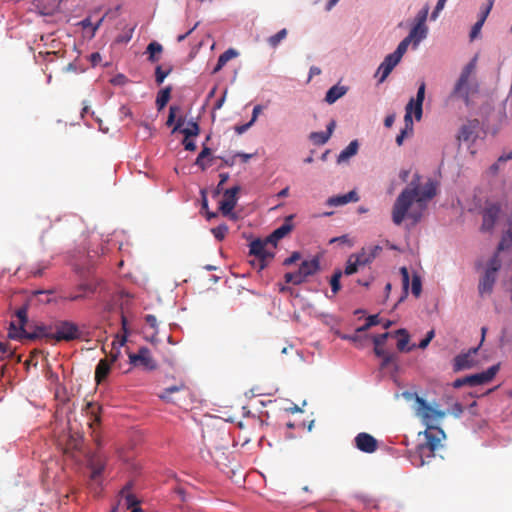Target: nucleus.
Returning a JSON list of instances; mask_svg holds the SVG:
<instances>
[{
	"label": "nucleus",
	"instance_id": "dca6fc26",
	"mask_svg": "<svg viewBox=\"0 0 512 512\" xmlns=\"http://www.w3.org/2000/svg\"><path fill=\"white\" fill-rule=\"evenodd\" d=\"M400 61L401 59L393 53L388 54L384 58L383 62L379 65L376 72V76L380 75L379 83H382L386 80V78L389 76V74L398 65Z\"/></svg>",
	"mask_w": 512,
	"mask_h": 512
},
{
	"label": "nucleus",
	"instance_id": "603ef678",
	"mask_svg": "<svg viewBox=\"0 0 512 512\" xmlns=\"http://www.w3.org/2000/svg\"><path fill=\"white\" fill-rule=\"evenodd\" d=\"M212 160L213 157H210L209 159L206 160L205 158H200V156L198 155L195 164L199 166L202 171H204L212 165Z\"/></svg>",
	"mask_w": 512,
	"mask_h": 512
},
{
	"label": "nucleus",
	"instance_id": "7ed1b4c3",
	"mask_svg": "<svg viewBox=\"0 0 512 512\" xmlns=\"http://www.w3.org/2000/svg\"><path fill=\"white\" fill-rule=\"evenodd\" d=\"M476 63L477 56L464 66L450 95L452 98L462 99L467 106L470 105V94L474 91L472 85L469 83V78L476 69Z\"/></svg>",
	"mask_w": 512,
	"mask_h": 512
},
{
	"label": "nucleus",
	"instance_id": "a211bd4d",
	"mask_svg": "<svg viewBox=\"0 0 512 512\" xmlns=\"http://www.w3.org/2000/svg\"><path fill=\"white\" fill-rule=\"evenodd\" d=\"M128 489L129 487L126 486L121 491V499L118 502V507L126 508L127 510H131V512H142L140 500H138L135 495L127 493Z\"/></svg>",
	"mask_w": 512,
	"mask_h": 512
},
{
	"label": "nucleus",
	"instance_id": "69168bd1",
	"mask_svg": "<svg viewBox=\"0 0 512 512\" xmlns=\"http://www.w3.org/2000/svg\"><path fill=\"white\" fill-rule=\"evenodd\" d=\"M453 414L456 417H459L463 413V406L460 403H455L453 405Z\"/></svg>",
	"mask_w": 512,
	"mask_h": 512
},
{
	"label": "nucleus",
	"instance_id": "37998d69",
	"mask_svg": "<svg viewBox=\"0 0 512 512\" xmlns=\"http://www.w3.org/2000/svg\"><path fill=\"white\" fill-rule=\"evenodd\" d=\"M412 43V40L407 36L398 44L396 50L393 52L397 57L402 59L403 55L406 53L408 46Z\"/></svg>",
	"mask_w": 512,
	"mask_h": 512
},
{
	"label": "nucleus",
	"instance_id": "864d4df0",
	"mask_svg": "<svg viewBox=\"0 0 512 512\" xmlns=\"http://www.w3.org/2000/svg\"><path fill=\"white\" fill-rule=\"evenodd\" d=\"M16 316L18 317L19 319V325L21 326H25V324L27 323V308L25 307H22L20 309L17 310L16 312Z\"/></svg>",
	"mask_w": 512,
	"mask_h": 512
},
{
	"label": "nucleus",
	"instance_id": "f257e3e1",
	"mask_svg": "<svg viewBox=\"0 0 512 512\" xmlns=\"http://www.w3.org/2000/svg\"><path fill=\"white\" fill-rule=\"evenodd\" d=\"M420 177L415 175L410 184L399 194L392 208V221L400 225L406 217L417 223L427 203L436 195V184L429 180L423 186L419 183Z\"/></svg>",
	"mask_w": 512,
	"mask_h": 512
},
{
	"label": "nucleus",
	"instance_id": "49530a36",
	"mask_svg": "<svg viewBox=\"0 0 512 512\" xmlns=\"http://www.w3.org/2000/svg\"><path fill=\"white\" fill-rule=\"evenodd\" d=\"M211 232L217 240L222 241L228 233V226L226 224H221L212 228Z\"/></svg>",
	"mask_w": 512,
	"mask_h": 512
},
{
	"label": "nucleus",
	"instance_id": "c85d7f7f",
	"mask_svg": "<svg viewBox=\"0 0 512 512\" xmlns=\"http://www.w3.org/2000/svg\"><path fill=\"white\" fill-rule=\"evenodd\" d=\"M359 148V144L357 140H353L349 143V145L340 152L338 155L337 161L338 163L345 162L349 160L351 157L357 154Z\"/></svg>",
	"mask_w": 512,
	"mask_h": 512
},
{
	"label": "nucleus",
	"instance_id": "9b49d317",
	"mask_svg": "<svg viewBox=\"0 0 512 512\" xmlns=\"http://www.w3.org/2000/svg\"><path fill=\"white\" fill-rule=\"evenodd\" d=\"M129 361L132 365L142 366L144 369L149 371L157 368V363L153 359L151 352L147 347H141L137 353H130Z\"/></svg>",
	"mask_w": 512,
	"mask_h": 512
},
{
	"label": "nucleus",
	"instance_id": "c756f323",
	"mask_svg": "<svg viewBox=\"0 0 512 512\" xmlns=\"http://www.w3.org/2000/svg\"><path fill=\"white\" fill-rule=\"evenodd\" d=\"M88 467L91 470V478L96 480L104 471L105 464L99 457H92L89 460Z\"/></svg>",
	"mask_w": 512,
	"mask_h": 512
},
{
	"label": "nucleus",
	"instance_id": "4d7b16f0",
	"mask_svg": "<svg viewBox=\"0 0 512 512\" xmlns=\"http://www.w3.org/2000/svg\"><path fill=\"white\" fill-rule=\"evenodd\" d=\"M299 277H297V275H295L294 272H288L284 275V279H285V282L286 283H292L294 285H299L298 279Z\"/></svg>",
	"mask_w": 512,
	"mask_h": 512
},
{
	"label": "nucleus",
	"instance_id": "58836bf2",
	"mask_svg": "<svg viewBox=\"0 0 512 512\" xmlns=\"http://www.w3.org/2000/svg\"><path fill=\"white\" fill-rule=\"evenodd\" d=\"M429 5L428 4H425L422 9L417 13L415 19H414V24H417V25H420V26H427L426 25V21H427V18H428V14H429Z\"/></svg>",
	"mask_w": 512,
	"mask_h": 512
},
{
	"label": "nucleus",
	"instance_id": "6ab92c4d",
	"mask_svg": "<svg viewBox=\"0 0 512 512\" xmlns=\"http://www.w3.org/2000/svg\"><path fill=\"white\" fill-rule=\"evenodd\" d=\"M293 216L290 215L285 219V222L275 229L268 237L267 241L270 242V244L273 246V248L276 247L278 241L282 238H284L287 234H289L292 231L293 225L291 224Z\"/></svg>",
	"mask_w": 512,
	"mask_h": 512
},
{
	"label": "nucleus",
	"instance_id": "0eeeda50",
	"mask_svg": "<svg viewBox=\"0 0 512 512\" xmlns=\"http://www.w3.org/2000/svg\"><path fill=\"white\" fill-rule=\"evenodd\" d=\"M499 369L500 364H495L489 367L486 371L458 378L453 382V387L461 388L466 385L475 387L489 383L496 376Z\"/></svg>",
	"mask_w": 512,
	"mask_h": 512
},
{
	"label": "nucleus",
	"instance_id": "3c124183",
	"mask_svg": "<svg viewBox=\"0 0 512 512\" xmlns=\"http://www.w3.org/2000/svg\"><path fill=\"white\" fill-rule=\"evenodd\" d=\"M483 24H484L483 19H478V21L473 25V27L470 31V40L471 41L478 37Z\"/></svg>",
	"mask_w": 512,
	"mask_h": 512
},
{
	"label": "nucleus",
	"instance_id": "4c0bfd02",
	"mask_svg": "<svg viewBox=\"0 0 512 512\" xmlns=\"http://www.w3.org/2000/svg\"><path fill=\"white\" fill-rule=\"evenodd\" d=\"M343 275L342 270L336 269L330 279L331 290L333 294H337L341 289L340 279Z\"/></svg>",
	"mask_w": 512,
	"mask_h": 512
},
{
	"label": "nucleus",
	"instance_id": "a18cd8bd",
	"mask_svg": "<svg viewBox=\"0 0 512 512\" xmlns=\"http://www.w3.org/2000/svg\"><path fill=\"white\" fill-rule=\"evenodd\" d=\"M411 291L415 297H419L422 292L421 278L417 274L412 277Z\"/></svg>",
	"mask_w": 512,
	"mask_h": 512
},
{
	"label": "nucleus",
	"instance_id": "0e129e2a",
	"mask_svg": "<svg viewBox=\"0 0 512 512\" xmlns=\"http://www.w3.org/2000/svg\"><path fill=\"white\" fill-rule=\"evenodd\" d=\"M262 110V107L260 105H256L254 108H253V111H252V118L250 120V122L253 124L256 120H257V117L258 115L260 114Z\"/></svg>",
	"mask_w": 512,
	"mask_h": 512
},
{
	"label": "nucleus",
	"instance_id": "473e14b6",
	"mask_svg": "<svg viewBox=\"0 0 512 512\" xmlns=\"http://www.w3.org/2000/svg\"><path fill=\"white\" fill-rule=\"evenodd\" d=\"M162 51L163 47L160 43L156 41L151 42L146 48V52L149 54L148 60L150 62H157L159 60L157 55L161 54Z\"/></svg>",
	"mask_w": 512,
	"mask_h": 512
},
{
	"label": "nucleus",
	"instance_id": "423d86ee",
	"mask_svg": "<svg viewBox=\"0 0 512 512\" xmlns=\"http://www.w3.org/2000/svg\"><path fill=\"white\" fill-rule=\"evenodd\" d=\"M126 342V337L123 336L120 340H114L112 342V349L110 356L105 357L99 361L95 369V380L97 383L104 381L111 369V365L117 360L120 355V347Z\"/></svg>",
	"mask_w": 512,
	"mask_h": 512
},
{
	"label": "nucleus",
	"instance_id": "f03ea898",
	"mask_svg": "<svg viewBox=\"0 0 512 512\" xmlns=\"http://www.w3.org/2000/svg\"><path fill=\"white\" fill-rule=\"evenodd\" d=\"M424 440L419 443L411 453V462L417 467L429 464L435 457V452L441 447V441L445 439V433L440 427H428L423 432Z\"/></svg>",
	"mask_w": 512,
	"mask_h": 512
},
{
	"label": "nucleus",
	"instance_id": "b1692460",
	"mask_svg": "<svg viewBox=\"0 0 512 512\" xmlns=\"http://www.w3.org/2000/svg\"><path fill=\"white\" fill-rule=\"evenodd\" d=\"M359 196L356 191L352 190L343 195H336L328 198L327 205L329 206H342L350 202H357Z\"/></svg>",
	"mask_w": 512,
	"mask_h": 512
},
{
	"label": "nucleus",
	"instance_id": "f704fd0d",
	"mask_svg": "<svg viewBox=\"0 0 512 512\" xmlns=\"http://www.w3.org/2000/svg\"><path fill=\"white\" fill-rule=\"evenodd\" d=\"M25 333L27 331L25 330L24 326L19 325L17 327L14 323L10 324L8 336L11 339H22L25 338Z\"/></svg>",
	"mask_w": 512,
	"mask_h": 512
},
{
	"label": "nucleus",
	"instance_id": "6e6552de",
	"mask_svg": "<svg viewBox=\"0 0 512 512\" xmlns=\"http://www.w3.org/2000/svg\"><path fill=\"white\" fill-rule=\"evenodd\" d=\"M268 244L270 242L266 238L264 241L256 239L249 245V254L255 257L251 264L259 271L263 270L268 265V262L274 258V252L266 248Z\"/></svg>",
	"mask_w": 512,
	"mask_h": 512
},
{
	"label": "nucleus",
	"instance_id": "f3484780",
	"mask_svg": "<svg viewBox=\"0 0 512 512\" xmlns=\"http://www.w3.org/2000/svg\"><path fill=\"white\" fill-rule=\"evenodd\" d=\"M500 214V208L497 205H491L484 210L481 230L490 232L493 230Z\"/></svg>",
	"mask_w": 512,
	"mask_h": 512
},
{
	"label": "nucleus",
	"instance_id": "c9c22d12",
	"mask_svg": "<svg viewBox=\"0 0 512 512\" xmlns=\"http://www.w3.org/2000/svg\"><path fill=\"white\" fill-rule=\"evenodd\" d=\"M287 34V29L283 28L276 34L270 36L267 39V42L272 48H276L279 45V43L287 37Z\"/></svg>",
	"mask_w": 512,
	"mask_h": 512
},
{
	"label": "nucleus",
	"instance_id": "5701e85b",
	"mask_svg": "<svg viewBox=\"0 0 512 512\" xmlns=\"http://www.w3.org/2000/svg\"><path fill=\"white\" fill-rule=\"evenodd\" d=\"M186 390H187L186 385L184 383H180V384L165 388L158 395V397L167 403L179 404L178 399L174 398L172 395L175 393L186 391Z\"/></svg>",
	"mask_w": 512,
	"mask_h": 512
},
{
	"label": "nucleus",
	"instance_id": "cd10ccee",
	"mask_svg": "<svg viewBox=\"0 0 512 512\" xmlns=\"http://www.w3.org/2000/svg\"><path fill=\"white\" fill-rule=\"evenodd\" d=\"M347 92V87L334 85L326 93L325 101L329 104L335 103L339 98L344 96Z\"/></svg>",
	"mask_w": 512,
	"mask_h": 512
},
{
	"label": "nucleus",
	"instance_id": "20e7f679",
	"mask_svg": "<svg viewBox=\"0 0 512 512\" xmlns=\"http://www.w3.org/2000/svg\"><path fill=\"white\" fill-rule=\"evenodd\" d=\"M501 265L498 254H494L488 261L487 268L478 284V292L481 297L489 296L492 293Z\"/></svg>",
	"mask_w": 512,
	"mask_h": 512
},
{
	"label": "nucleus",
	"instance_id": "393cba45",
	"mask_svg": "<svg viewBox=\"0 0 512 512\" xmlns=\"http://www.w3.org/2000/svg\"><path fill=\"white\" fill-rule=\"evenodd\" d=\"M427 34L428 26L414 24L407 37L412 40L413 47L416 48L427 37Z\"/></svg>",
	"mask_w": 512,
	"mask_h": 512
},
{
	"label": "nucleus",
	"instance_id": "4be33fe9",
	"mask_svg": "<svg viewBox=\"0 0 512 512\" xmlns=\"http://www.w3.org/2000/svg\"><path fill=\"white\" fill-rule=\"evenodd\" d=\"M379 250V246H374L373 248L370 249V251L362 249L361 252L351 254V256L354 258V260L360 267H364L373 261V259L376 257L377 251Z\"/></svg>",
	"mask_w": 512,
	"mask_h": 512
},
{
	"label": "nucleus",
	"instance_id": "ddd939ff",
	"mask_svg": "<svg viewBox=\"0 0 512 512\" xmlns=\"http://www.w3.org/2000/svg\"><path fill=\"white\" fill-rule=\"evenodd\" d=\"M354 442L357 449L364 453H374L378 449V441L366 432L357 434Z\"/></svg>",
	"mask_w": 512,
	"mask_h": 512
},
{
	"label": "nucleus",
	"instance_id": "5fc2aeb1",
	"mask_svg": "<svg viewBox=\"0 0 512 512\" xmlns=\"http://www.w3.org/2000/svg\"><path fill=\"white\" fill-rule=\"evenodd\" d=\"M178 111H179V107H177V106H170L168 119L166 121V125L167 126H171L174 123L175 117H176V113Z\"/></svg>",
	"mask_w": 512,
	"mask_h": 512
},
{
	"label": "nucleus",
	"instance_id": "a19ab883",
	"mask_svg": "<svg viewBox=\"0 0 512 512\" xmlns=\"http://www.w3.org/2000/svg\"><path fill=\"white\" fill-rule=\"evenodd\" d=\"M359 268H360V266L356 263L354 258L350 255L347 259L345 269L342 272H343V274L349 276V275H352V274H355L356 272H358Z\"/></svg>",
	"mask_w": 512,
	"mask_h": 512
},
{
	"label": "nucleus",
	"instance_id": "e2e57ef3",
	"mask_svg": "<svg viewBox=\"0 0 512 512\" xmlns=\"http://www.w3.org/2000/svg\"><path fill=\"white\" fill-rule=\"evenodd\" d=\"M183 145L186 150L188 151H195L196 150V144L193 141H189L188 138L185 137L183 140Z\"/></svg>",
	"mask_w": 512,
	"mask_h": 512
},
{
	"label": "nucleus",
	"instance_id": "bf43d9fd",
	"mask_svg": "<svg viewBox=\"0 0 512 512\" xmlns=\"http://www.w3.org/2000/svg\"><path fill=\"white\" fill-rule=\"evenodd\" d=\"M374 353L377 357L387 355L389 352L384 349V345L374 346Z\"/></svg>",
	"mask_w": 512,
	"mask_h": 512
},
{
	"label": "nucleus",
	"instance_id": "1a4fd4ad",
	"mask_svg": "<svg viewBox=\"0 0 512 512\" xmlns=\"http://www.w3.org/2000/svg\"><path fill=\"white\" fill-rule=\"evenodd\" d=\"M416 403L418 404L417 414L421 417L426 425V428L437 427L434 423L439 422L446 415L444 411L438 410L428 404L423 398L417 396Z\"/></svg>",
	"mask_w": 512,
	"mask_h": 512
},
{
	"label": "nucleus",
	"instance_id": "13d9d810",
	"mask_svg": "<svg viewBox=\"0 0 512 512\" xmlns=\"http://www.w3.org/2000/svg\"><path fill=\"white\" fill-rule=\"evenodd\" d=\"M492 6H493V1L490 0L489 3L487 4V6L485 7V9L481 12V16L479 19H483V22H485L487 16L490 13Z\"/></svg>",
	"mask_w": 512,
	"mask_h": 512
},
{
	"label": "nucleus",
	"instance_id": "09e8293b",
	"mask_svg": "<svg viewBox=\"0 0 512 512\" xmlns=\"http://www.w3.org/2000/svg\"><path fill=\"white\" fill-rule=\"evenodd\" d=\"M446 2L447 0H438L434 10L430 15V19L432 21H435L439 17V14L444 9Z\"/></svg>",
	"mask_w": 512,
	"mask_h": 512
},
{
	"label": "nucleus",
	"instance_id": "412c9836",
	"mask_svg": "<svg viewBox=\"0 0 512 512\" xmlns=\"http://www.w3.org/2000/svg\"><path fill=\"white\" fill-rule=\"evenodd\" d=\"M479 128L478 120H471L468 123L464 124L458 134L459 141H470L476 137L477 130Z\"/></svg>",
	"mask_w": 512,
	"mask_h": 512
},
{
	"label": "nucleus",
	"instance_id": "6e6d98bb",
	"mask_svg": "<svg viewBox=\"0 0 512 512\" xmlns=\"http://www.w3.org/2000/svg\"><path fill=\"white\" fill-rule=\"evenodd\" d=\"M301 258V254L297 251L293 252L290 257L286 258L283 262L284 265L288 266L296 261H298Z\"/></svg>",
	"mask_w": 512,
	"mask_h": 512
},
{
	"label": "nucleus",
	"instance_id": "ea45409f",
	"mask_svg": "<svg viewBox=\"0 0 512 512\" xmlns=\"http://www.w3.org/2000/svg\"><path fill=\"white\" fill-rule=\"evenodd\" d=\"M329 133L321 132H312L310 134V140L315 145H323L329 140Z\"/></svg>",
	"mask_w": 512,
	"mask_h": 512
},
{
	"label": "nucleus",
	"instance_id": "aec40b11",
	"mask_svg": "<svg viewBox=\"0 0 512 512\" xmlns=\"http://www.w3.org/2000/svg\"><path fill=\"white\" fill-rule=\"evenodd\" d=\"M25 339L36 340L46 339L48 342L53 340V327L46 325H37L32 331L25 333Z\"/></svg>",
	"mask_w": 512,
	"mask_h": 512
},
{
	"label": "nucleus",
	"instance_id": "9d476101",
	"mask_svg": "<svg viewBox=\"0 0 512 512\" xmlns=\"http://www.w3.org/2000/svg\"><path fill=\"white\" fill-rule=\"evenodd\" d=\"M53 340L56 342L60 341H71L79 338L78 326L70 321H60L54 326Z\"/></svg>",
	"mask_w": 512,
	"mask_h": 512
},
{
	"label": "nucleus",
	"instance_id": "774afa93",
	"mask_svg": "<svg viewBox=\"0 0 512 512\" xmlns=\"http://www.w3.org/2000/svg\"><path fill=\"white\" fill-rule=\"evenodd\" d=\"M199 156H200V158H205V159L208 158L209 159L211 156V149L208 147H204L202 149V151L200 152Z\"/></svg>",
	"mask_w": 512,
	"mask_h": 512
},
{
	"label": "nucleus",
	"instance_id": "72a5a7b5",
	"mask_svg": "<svg viewBox=\"0 0 512 512\" xmlns=\"http://www.w3.org/2000/svg\"><path fill=\"white\" fill-rule=\"evenodd\" d=\"M78 290L81 291V293L71 294V295L65 297V299H67L69 301H78L80 299L85 298L87 294L94 292V289L92 288V286L87 285V284L80 285L78 287Z\"/></svg>",
	"mask_w": 512,
	"mask_h": 512
},
{
	"label": "nucleus",
	"instance_id": "a878e982",
	"mask_svg": "<svg viewBox=\"0 0 512 512\" xmlns=\"http://www.w3.org/2000/svg\"><path fill=\"white\" fill-rule=\"evenodd\" d=\"M183 124H184V119L182 117H180L177 120L175 127L173 128V132L180 130L181 133H183L186 138L195 137L199 134L200 128L196 122L191 121L188 123V127L181 129Z\"/></svg>",
	"mask_w": 512,
	"mask_h": 512
},
{
	"label": "nucleus",
	"instance_id": "c03bdc74",
	"mask_svg": "<svg viewBox=\"0 0 512 512\" xmlns=\"http://www.w3.org/2000/svg\"><path fill=\"white\" fill-rule=\"evenodd\" d=\"M382 359L381 368H387L390 365H394L397 368V354L390 352L385 356L380 357Z\"/></svg>",
	"mask_w": 512,
	"mask_h": 512
},
{
	"label": "nucleus",
	"instance_id": "e433bc0d",
	"mask_svg": "<svg viewBox=\"0 0 512 512\" xmlns=\"http://www.w3.org/2000/svg\"><path fill=\"white\" fill-rule=\"evenodd\" d=\"M400 274L402 277V288H403V296L400 298V301H402L408 295L410 275H409V271L406 267L400 268Z\"/></svg>",
	"mask_w": 512,
	"mask_h": 512
},
{
	"label": "nucleus",
	"instance_id": "79ce46f5",
	"mask_svg": "<svg viewBox=\"0 0 512 512\" xmlns=\"http://www.w3.org/2000/svg\"><path fill=\"white\" fill-rule=\"evenodd\" d=\"M172 72V67H169L167 70H163L162 66L158 65L155 69V81L157 85H161L165 78Z\"/></svg>",
	"mask_w": 512,
	"mask_h": 512
},
{
	"label": "nucleus",
	"instance_id": "2eb2a0df",
	"mask_svg": "<svg viewBox=\"0 0 512 512\" xmlns=\"http://www.w3.org/2000/svg\"><path fill=\"white\" fill-rule=\"evenodd\" d=\"M477 351V348H471L466 353L458 354L453 360V370L459 372L471 368L475 363L473 357Z\"/></svg>",
	"mask_w": 512,
	"mask_h": 512
},
{
	"label": "nucleus",
	"instance_id": "2f4dec72",
	"mask_svg": "<svg viewBox=\"0 0 512 512\" xmlns=\"http://www.w3.org/2000/svg\"><path fill=\"white\" fill-rule=\"evenodd\" d=\"M172 87L167 86L161 89L156 97V106L158 110H162L168 103L171 96Z\"/></svg>",
	"mask_w": 512,
	"mask_h": 512
},
{
	"label": "nucleus",
	"instance_id": "8fccbe9b",
	"mask_svg": "<svg viewBox=\"0 0 512 512\" xmlns=\"http://www.w3.org/2000/svg\"><path fill=\"white\" fill-rule=\"evenodd\" d=\"M389 336H393V333L385 332L372 337L374 346L385 345L386 340Z\"/></svg>",
	"mask_w": 512,
	"mask_h": 512
},
{
	"label": "nucleus",
	"instance_id": "052dcab7",
	"mask_svg": "<svg viewBox=\"0 0 512 512\" xmlns=\"http://www.w3.org/2000/svg\"><path fill=\"white\" fill-rule=\"evenodd\" d=\"M145 321L152 328H155L157 326V319L154 315H151V314L146 315Z\"/></svg>",
	"mask_w": 512,
	"mask_h": 512
},
{
	"label": "nucleus",
	"instance_id": "bb28decb",
	"mask_svg": "<svg viewBox=\"0 0 512 512\" xmlns=\"http://www.w3.org/2000/svg\"><path fill=\"white\" fill-rule=\"evenodd\" d=\"M393 336L400 337L397 342V349L401 352L403 351H411L414 348L413 346L407 347L410 336L406 329H398L393 333Z\"/></svg>",
	"mask_w": 512,
	"mask_h": 512
},
{
	"label": "nucleus",
	"instance_id": "338daca9",
	"mask_svg": "<svg viewBox=\"0 0 512 512\" xmlns=\"http://www.w3.org/2000/svg\"><path fill=\"white\" fill-rule=\"evenodd\" d=\"M253 124L251 122H248L244 125H241V126H237L235 128V131L238 133V134H242L244 133L249 127H251Z\"/></svg>",
	"mask_w": 512,
	"mask_h": 512
},
{
	"label": "nucleus",
	"instance_id": "7c9ffc66",
	"mask_svg": "<svg viewBox=\"0 0 512 512\" xmlns=\"http://www.w3.org/2000/svg\"><path fill=\"white\" fill-rule=\"evenodd\" d=\"M237 56H238V52L235 49L230 48V49L226 50L224 53H222L219 56L217 64L213 69V73L219 72L226 65V63L228 61H230L231 59H233Z\"/></svg>",
	"mask_w": 512,
	"mask_h": 512
},
{
	"label": "nucleus",
	"instance_id": "680f3d73",
	"mask_svg": "<svg viewBox=\"0 0 512 512\" xmlns=\"http://www.w3.org/2000/svg\"><path fill=\"white\" fill-rule=\"evenodd\" d=\"M366 321L368 322V325H371V327L380 323V319L377 314L368 316Z\"/></svg>",
	"mask_w": 512,
	"mask_h": 512
},
{
	"label": "nucleus",
	"instance_id": "de8ad7c7",
	"mask_svg": "<svg viewBox=\"0 0 512 512\" xmlns=\"http://www.w3.org/2000/svg\"><path fill=\"white\" fill-rule=\"evenodd\" d=\"M508 242H512V229L508 230L506 235L502 237L501 241L498 244L497 252L495 254L499 255L500 251L505 250L509 245Z\"/></svg>",
	"mask_w": 512,
	"mask_h": 512
},
{
	"label": "nucleus",
	"instance_id": "39448f33",
	"mask_svg": "<svg viewBox=\"0 0 512 512\" xmlns=\"http://www.w3.org/2000/svg\"><path fill=\"white\" fill-rule=\"evenodd\" d=\"M426 84L422 81L419 84L417 94L415 98H411L405 107L404 122L407 124V128H410V132H413V119L414 115L417 121H420L423 114V101L425 99Z\"/></svg>",
	"mask_w": 512,
	"mask_h": 512
},
{
	"label": "nucleus",
	"instance_id": "f8f14e48",
	"mask_svg": "<svg viewBox=\"0 0 512 512\" xmlns=\"http://www.w3.org/2000/svg\"><path fill=\"white\" fill-rule=\"evenodd\" d=\"M239 191H240V187L234 186L230 189H227L224 192V199L220 202V207H219L224 216L231 215L234 218L232 211L237 204V194Z\"/></svg>",
	"mask_w": 512,
	"mask_h": 512
},
{
	"label": "nucleus",
	"instance_id": "4468645a",
	"mask_svg": "<svg viewBox=\"0 0 512 512\" xmlns=\"http://www.w3.org/2000/svg\"><path fill=\"white\" fill-rule=\"evenodd\" d=\"M320 268V263L317 258L312 260H305L301 263L298 271L294 272L299 277V285L304 283L309 276L314 275Z\"/></svg>",
	"mask_w": 512,
	"mask_h": 512
}]
</instances>
